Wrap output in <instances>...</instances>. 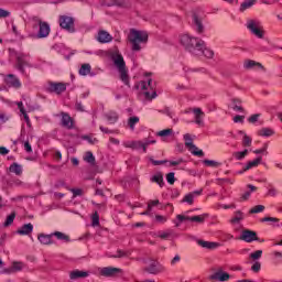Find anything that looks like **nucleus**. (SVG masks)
<instances>
[{
    "label": "nucleus",
    "mask_w": 282,
    "mask_h": 282,
    "mask_svg": "<svg viewBox=\"0 0 282 282\" xmlns=\"http://www.w3.org/2000/svg\"><path fill=\"white\" fill-rule=\"evenodd\" d=\"M128 41L131 44L132 52H140L142 45L149 42V33H147V31L131 29L128 34Z\"/></svg>",
    "instance_id": "1"
},
{
    "label": "nucleus",
    "mask_w": 282,
    "mask_h": 282,
    "mask_svg": "<svg viewBox=\"0 0 282 282\" xmlns=\"http://www.w3.org/2000/svg\"><path fill=\"white\" fill-rule=\"evenodd\" d=\"M180 43L189 52V54H202L200 47L204 45V40L199 37H193L189 34H182L180 36Z\"/></svg>",
    "instance_id": "2"
},
{
    "label": "nucleus",
    "mask_w": 282,
    "mask_h": 282,
    "mask_svg": "<svg viewBox=\"0 0 282 282\" xmlns=\"http://www.w3.org/2000/svg\"><path fill=\"white\" fill-rule=\"evenodd\" d=\"M115 66L117 67L122 83L129 85V75L127 74V64L124 63V57L119 51H113L111 54Z\"/></svg>",
    "instance_id": "3"
},
{
    "label": "nucleus",
    "mask_w": 282,
    "mask_h": 282,
    "mask_svg": "<svg viewBox=\"0 0 282 282\" xmlns=\"http://www.w3.org/2000/svg\"><path fill=\"white\" fill-rule=\"evenodd\" d=\"M142 263L144 264L143 272L148 274L158 275L166 272V267L153 258H143Z\"/></svg>",
    "instance_id": "4"
},
{
    "label": "nucleus",
    "mask_w": 282,
    "mask_h": 282,
    "mask_svg": "<svg viewBox=\"0 0 282 282\" xmlns=\"http://www.w3.org/2000/svg\"><path fill=\"white\" fill-rule=\"evenodd\" d=\"M9 52L10 56L15 58L17 69H19L21 74L25 75V67H32L30 64V55L23 52L14 51L12 48H10Z\"/></svg>",
    "instance_id": "5"
},
{
    "label": "nucleus",
    "mask_w": 282,
    "mask_h": 282,
    "mask_svg": "<svg viewBox=\"0 0 282 282\" xmlns=\"http://www.w3.org/2000/svg\"><path fill=\"white\" fill-rule=\"evenodd\" d=\"M137 89L143 91L147 100H153V98H158V93L153 90V80L147 77L145 80H141L137 84Z\"/></svg>",
    "instance_id": "6"
},
{
    "label": "nucleus",
    "mask_w": 282,
    "mask_h": 282,
    "mask_svg": "<svg viewBox=\"0 0 282 282\" xmlns=\"http://www.w3.org/2000/svg\"><path fill=\"white\" fill-rule=\"evenodd\" d=\"M246 28L253 34V36H257V39H263V25L261 24V21L249 19L247 20Z\"/></svg>",
    "instance_id": "7"
},
{
    "label": "nucleus",
    "mask_w": 282,
    "mask_h": 282,
    "mask_svg": "<svg viewBox=\"0 0 282 282\" xmlns=\"http://www.w3.org/2000/svg\"><path fill=\"white\" fill-rule=\"evenodd\" d=\"M32 21L35 23L34 28H36V25L40 28L37 39H47L51 32L50 24L47 22H43L39 17H33Z\"/></svg>",
    "instance_id": "8"
},
{
    "label": "nucleus",
    "mask_w": 282,
    "mask_h": 282,
    "mask_svg": "<svg viewBox=\"0 0 282 282\" xmlns=\"http://www.w3.org/2000/svg\"><path fill=\"white\" fill-rule=\"evenodd\" d=\"M98 274L106 278L120 276V274H122V269L116 267H104L98 269Z\"/></svg>",
    "instance_id": "9"
},
{
    "label": "nucleus",
    "mask_w": 282,
    "mask_h": 282,
    "mask_svg": "<svg viewBox=\"0 0 282 282\" xmlns=\"http://www.w3.org/2000/svg\"><path fill=\"white\" fill-rule=\"evenodd\" d=\"M44 89L48 94H63V91L67 89V86H65L63 83L48 82L44 85Z\"/></svg>",
    "instance_id": "10"
},
{
    "label": "nucleus",
    "mask_w": 282,
    "mask_h": 282,
    "mask_svg": "<svg viewBox=\"0 0 282 282\" xmlns=\"http://www.w3.org/2000/svg\"><path fill=\"white\" fill-rule=\"evenodd\" d=\"M192 21L195 32H197V34H204V18L197 13H194Z\"/></svg>",
    "instance_id": "11"
},
{
    "label": "nucleus",
    "mask_w": 282,
    "mask_h": 282,
    "mask_svg": "<svg viewBox=\"0 0 282 282\" xmlns=\"http://www.w3.org/2000/svg\"><path fill=\"white\" fill-rule=\"evenodd\" d=\"M59 25L63 28V30H66V32L74 33V19L67 15H62L59 18Z\"/></svg>",
    "instance_id": "12"
},
{
    "label": "nucleus",
    "mask_w": 282,
    "mask_h": 282,
    "mask_svg": "<svg viewBox=\"0 0 282 282\" xmlns=\"http://www.w3.org/2000/svg\"><path fill=\"white\" fill-rule=\"evenodd\" d=\"M212 281H220L226 282L230 280V274L228 272H224V268L219 267L214 274L209 276Z\"/></svg>",
    "instance_id": "13"
},
{
    "label": "nucleus",
    "mask_w": 282,
    "mask_h": 282,
    "mask_svg": "<svg viewBox=\"0 0 282 282\" xmlns=\"http://www.w3.org/2000/svg\"><path fill=\"white\" fill-rule=\"evenodd\" d=\"M240 239L241 241H246L247 243H252V241H259V237H257V234L250 229L243 230Z\"/></svg>",
    "instance_id": "14"
},
{
    "label": "nucleus",
    "mask_w": 282,
    "mask_h": 282,
    "mask_svg": "<svg viewBox=\"0 0 282 282\" xmlns=\"http://www.w3.org/2000/svg\"><path fill=\"white\" fill-rule=\"evenodd\" d=\"M192 112L194 113L195 124H197L198 127H204V118L206 113L202 111V108H193Z\"/></svg>",
    "instance_id": "15"
},
{
    "label": "nucleus",
    "mask_w": 282,
    "mask_h": 282,
    "mask_svg": "<svg viewBox=\"0 0 282 282\" xmlns=\"http://www.w3.org/2000/svg\"><path fill=\"white\" fill-rule=\"evenodd\" d=\"M4 80H6L7 85H9L10 87H13L14 89H21V80L18 79L17 76L9 74V75H7Z\"/></svg>",
    "instance_id": "16"
},
{
    "label": "nucleus",
    "mask_w": 282,
    "mask_h": 282,
    "mask_svg": "<svg viewBox=\"0 0 282 282\" xmlns=\"http://www.w3.org/2000/svg\"><path fill=\"white\" fill-rule=\"evenodd\" d=\"M194 56H205V58H213L215 53L210 48H206V43L203 41L200 45V53H194Z\"/></svg>",
    "instance_id": "17"
},
{
    "label": "nucleus",
    "mask_w": 282,
    "mask_h": 282,
    "mask_svg": "<svg viewBox=\"0 0 282 282\" xmlns=\"http://www.w3.org/2000/svg\"><path fill=\"white\" fill-rule=\"evenodd\" d=\"M89 276V272L80 271V270H73L69 273V279L72 281H77V279H87Z\"/></svg>",
    "instance_id": "18"
},
{
    "label": "nucleus",
    "mask_w": 282,
    "mask_h": 282,
    "mask_svg": "<svg viewBox=\"0 0 282 282\" xmlns=\"http://www.w3.org/2000/svg\"><path fill=\"white\" fill-rule=\"evenodd\" d=\"M112 39L113 37L111 36V34H109V32H107V31H99L98 32L97 41L99 43H111Z\"/></svg>",
    "instance_id": "19"
},
{
    "label": "nucleus",
    "mask_w": 282,
    "mask_h": 282,
    "mask_svg": "<svg viewBox=\"0 0 282 282\" xmlns=\"http://www.w3.org/2000/svg\"><path fill=\"white\" fill-rule=\"evenodd\" d=\"M23 270V262H13L8 269H4V274H14V272H21Z\"/></svg>",
    "instance_id": "20"
},
{
    "label": "nucleus",
    "mask_w": 282,
    "mask_h": 282,
    "mask_svg": "<svg viewBox=\"0 0 282 282\" xmlns=\"http://www.w3.org/2000/svg\"><path fill=\"white\" fill-rule=\"evenodd\" d=\"M128 149H134L135 151H140L142 149L143 153H147V149L144 147V141H131L126 144Z\"/></svg>",
    "instance_id": "21"
},
{
    "label": "nucleus",
    "mask_w": 282,
    "mask_h": 282,
    "mask_svg": "<svg viewBox=\"0 0 282 282\" xmlns=\"http://www.w3.org/2000/svg\"><path fill=\"white\" fill-rule=\"evenodd\" d=\"M198 195H202V189L186 194L182 202L192 206L193 202H195V197H198Z\"/></svg>",
    "instance_id": "22"
},
{
    "label": "nucleus",
    "mask_w": 282,
    "mask_h": 282,
    "mask_svg": "<svg viewBox=\"0 0 282 282\" xmlns=\"http://www.w3.org/2000/svg\"><path fill=\"white\" fill-rule=\"evenodd\" d=\"M243 219H246V215L241 210H237L234 213L230 224H232V226H237V224H241Z\"/></svg>",
    "instance_id": "23"
},
{
    "label": "nucleus",
    "mask_w": 282,
    "mask_h": 282,
    "mask_svg": "<svg viewBox=\"0 0 282 282\" xmlns=\"http://www.w3.org/2000/svg\"><path fill=\"white\" fill-rule=\"evenodd\" d=\"M17 105L20 113L23 115L26 127H32V121H30V116H28V111L25 110V107H23V101H18Z\"/></svg>",
    "instance_id": "24"
},
{
    "label": "nucleus",
    "mask_w": 282,
    "mask_h": 282,
    "mask_svg": "<svg viewBox=\"0 0 282 282\" xmlns=\"http://www.w3.org/2000/svg\"><path fill=\"white\" fill-rule=\"evenodd\" d=\"M52 234L51 235H46V234H40L37 236V239L40 241V243H42V246H52V243H54L52 241Z\"/></svg>",
    "instance_id": "25"
},
{
    "label": "nucleus",
    "mask_w": 282,
    "mask_h": 282,
    "mask_svg": "<svg viewBox=\"0 0 282 282\" xmlns=\"http://www.w3.org/2000/svg\"><path fill=\"white\" fill-rule=\"evenodd\" d=\"M62 127H65L66 129H72L74 127V121L72 120V117H69L65 112H62Z\"/></svg>",
    "instance_id": "26"
},
{
    "label": "nucleus",
    "mask_w": 282,
    "mask_h": 282,
    "mask_svg": "<svg viewBox=\"0 0 282 282\" xmlns=\"http://www.w3.org/2000/svg\"><path fill=\"white\" fill-rule=\"evenodd\" d=\"M9 173H13L14 175H18V176L23 175V165L19 163H12L9 166Z\"/></svg>",
    "instance_id": "27"
},
{
    "label": "nucleus",
    "mask_w": 282,
    "mask_h": 282,
    "mask_svg": "<svg viewBox=\"0 0 282 282\" xmlns=\"http://www.w3.org/2000/svg\"><path fill=\"white\" fill-rule=\"evenodd\" d=\"M198 246L202 248H207V250H215V248H219V243L210 242L206 240H197Z\"/></svg>",
    "instance_id": "28"
},
{
    "label": "nucleus",
    "mask_w": 282,
    "mask_h": 282,
    "mask_svg": "<svg viewBox=\"0 0 282 282\" xmlns=\"http://www.w3.org/2000/svg\"><path fill=\"white\" fill-rule=\"evenodd\" d=\"M105 118L108 122V124H116L118 122V112L116 111H109L105 115Z\"/></svg>",
    "instance_id": "29"
},
{
    "label": "nucleus",
    "mask_w": 282,
    "mask_h": 282,
    "mask_svg": "<svg viewBox=\"0 0 282 282\" xmlns=\"http://www.w3.org/2000/svg\"><path fill=\"white\" fill-rule=\"evenodd\" d=\"M32 230H34V225L29 223L18 229V235H31Z\"/></svg>",
    "instance_id": "30"
},
{
    "label": "nucleus",
    "mask_w": 282,
    "mask_h": 282,
    "mask_svg": "<svg viewBox=\"0 0 282 282\" xmlns=\"http://www.w3.org/2000/svg\"><path fill=\"white\" fill-rule=\"evenodd\" d=\"M247 187L249 188V191H247L246 193L242 194L241 199L242 202H246L248 199H250V195H252V193L257 192V186L254 185H247Z\"/></svg>",
    "instance_id": "31"
},
{
    "label": "nucleus",
    "mask_w": 282,
    "mask_h": 282,
    "mask_svg": "<svg viewBox=\"0 0 282 282\" xmlns=\"http://www.w3.org/2000/svg\"><path fill=\"white\" fill-rule=\"evenodd\" d=\"M51 235L52 237H56L58 241H65V243L69 242V236H67L66 234H63L61 231H54Z\"/></svg>",
    "instance_id": "32"
},
{
    "label": "nucleus",
    "mask_w": 282,
    "mask_h": 282,
    "mask_svg": "<svg viewBox=\"0 0 282 282\" xmlns=\"http://www.w3.org/2000/svg\"><path fill=\"white\" fill-rule=\"evenodd\" d=\"M261 160H262V158L259 156V158L254 159L253 161H249L245 167V171H250V169H254V167L259 166V164H261Z\"/></svg>",
    "instance_id": "33"
},
{
    "label": "nucleus",
    "mask_w": 282,
    "mask_h": 282,
    "mask_svg": "<svg viewBox=\"0 0 282 282\" xmlns=\"http://www.w3.org/2000/svg\"><path fill=\"white\" fill-rule=\"evenodd\" d=\"M238 133H239V135H243L242 147H251L252 145V139L250 137H248V134H246V132L240 130Z\"/></svg>",
    "instance_id": "34"
},
{
    "label": "nucleus",
    "mask_w": 282,
    "mask_h": 282,
    "mask_svg": "<svg viewBox=\"0 0 282 282\" xmlns=\"http://www.w3.org/2000/svg\"><path fill=\"white\" fill-rule=\"evenodd\" d=\"M254 3V0H246L240 4V12H246V10H250V8H252Z\"/></svg>",
    "instance_id": "35"
},
{
    "label": "nucleus",
    "mask_w": 282,
    "mask_h": 282,
    "mask_svg": "<svg viewBox=\"0 0 282 282\" xmlns=\"http://www.w3.org/2000/svg\"><path fill=\"white\" fill-rule=\"evenodd\" d=\"M258 134L262 138H270V135H274V130L270 128H262L259 130Z\"/></svg>",
    "instance_id": "36"
},
{
    "label": "nucleus",
    "mask_w": 282,
    "mask_h": 282,
    "mask_svg": "<svg viewBox=\"0 0 282 282\" xmlns=\"http://www.w3.org/2000/svg\"><path fill=\"white\" fill-rule=\"evenodd\" d=\"M243 67L245 69H254V67H261V64L252 59H248L243 63Z\"/></svg>",
    "instance_id": "37"
},
{
    "label": "nucleus",
    "mask_w": 282,
    "mask_h": 282,
    "mask_svg": "<svg viewBox=\"0 0 282 282\" xmlns=\"http://www.w3.org/2000/svg\"><path fill=\"white\" fill-rule=\"evenodd\" d=\"M231 109H234L235 111H239L240 113H243V107H241V101L239 99L232 100Z\"/></svg>",
    "instance_id": "38"
},
{
    "label": "nucleus",
    "mask_w": 282,
    "mask_h": 282,
    "mask_svg": "<svg viewBox=\"0 0 282 282\" xmlns=\"http://www.w3.org/2000/svg\"><path fill=\"white\" fill-rule=\"evenodd\" d=\"M184 140L187 149H196L195 144H193V137L189 133L184 134Z\"/></svg>",
    "instance_id": "39"
},
{
    "label": "nucleus",
    "mask_w": 282,
    "mask_h": 282,
    "mask_svg": "<svg viewBox=\"0 0 282 282\" xmlns=\"http://www.w3.org/2000/svg\"><path fill=\"white\" fill-rule=\"evenodd\" d=\"M91 72V65L89 64H83L79 68V75L80 76H87Z\"/></svg>",
    "instance_id": "40"
},
{
    "label": "nucleus",
    "mask_w": 282,
    "mask_h": 282,
    "mask_svg": "<svg viewBox=\"0 0 282 282\" xmlns=\"http://www.w3.org/2000/svg\"><path fill=\"white\" fill-rule=\"evenodd\" d=\"M206 217H208V214H203L199 216H192V217H189V221H196V224H204Z\"/></svg>",
    "instance_id": "41"
},
{
    "label": "nucleus",
    "mask_w": 282,
    "mask_h": 282,
    "mask_svg": "<svg viewBox=\"0 0 282 282\" xmlns=\"http://www.w3.org/2000/svg\"><path fill=\"white\" fill-rule=\"evenodd\" d=\"M203 162L205 166H210L212 169H219V166H221L220 162L213 160H204Z\"/></svg>",
    "instance_id": "42"
},
{
    "label": "nucleus",
    "mask_w": 282,
    "mask_h": 282,
    "mask_svg": "<svg viewBox=\"0 0 282 282\" xmlns=\"http://www.w3.org/2000/svg\"><path fill=\"white\" fill-rule=\"evenodd\" d=\"M152 182H155L159 186H164V176H162V173H156L152 177Z\"/></svg>",
    "instance_id": "43"
},
{
    "label": "nucleus",
    "mask_w": 282,
    "mask_h": 282,
    "mask_svg": "<svg viewBox=\"0 0 282 282\" xmlns=\"http://www.w3.org/2000/svg\"><path fill=\"white\" fill-rule=\"evenodd\" d=\"M15 217H17V214L14 212L11 215H9L3 224L4 228L12 226V224H14Z\"/></svg>",
    "instance_id": "44"
},
{
    "label": "nucleus",
    "mask_w": 282,
    "mask_h": 282,
    "mask_svg": "<svg viewBox=\"0 0 282 282\" xmlns=\"http://www.w3.org/2000/svg\"><path fill=\"white\" fill-rule=\"evenodd\" d=\"M262 256H263V250H257L250 253L249 259H251L252 261H259V259H261Z\"/></svg>",
    "instance_id": "45"
},
{
    "label": "nucleus",
    "mask_w": 282,
    "mask_h": 282,
    "mask_svg": "<svg viewBox=\"0 0 282 282\" xmlns=\"http://www.w3.org/2000/svg\"><path fill=\"white\" fill-rule=\"evenodd\" d=\"M85 162H87L88 164H95L96 162V156H94V153L91 152H86L85 156H84Z\"/></svg>",
    "instance_id": "46"
},
{
    "label": "nucleus",
    "mask_w": 282,
    "mask_h": 282,
    "mask_svg": "<svg viewBox=\"0 0 282 282\" xmlns=\"http://www.w3.org/2000/svg\"><path fill=\"white\" fill-rule=\"evenodd\" d=\"M138 122H140V118L139 117H130L128 120V124L130 127V129L133 131V129H135V126L138 124Z\"/></svg>",
    "instance_id": "47"
},
{
    "label": "nucleus",
    "mask_w": 282,
    "mask_h": 282,
    "mask_svg": "<svg viewBox=\"0 0 282 282\" xmlns=\"http://www.w3.org/2000/svg\"><path fill=\"white\" fill-rule=\"evenodd\" d=\"M265 210V206L263 205H257L254 206L253 208H251L249 210L250 215H254V214H258V213H263Z\"/></svg>",
    "instance_id": "48"
},
{
    "label": "nucleus",
    "mask_w": 282,
    "mask_h": 282,
    "mask_svg": "<svg viewBox=\"0 0 282 282\" xmlns=\"http://www.w3.org/2000/svg\"><path fill=\"white\" fill-rule=\"evenodd\" d=\"M188 149L193 155H196L197 158H204V151L199 150V148H197L196 145L195 148H188Z\"/></svg>",
    "instance_id": "49"
},
{
    "label": "nucleus",
    "mask_w": 282,
    "mask_h": 282,
    "mask_svg": "<svg viewBox=\"0 0 282 282\" xmlns=\"http://www.w3.org/2000/svg\"><path fill=\"white\" fill-rule=\"evenodd\" d=\"M91 221H93L94 228H96V226H100V216H98V212H95L93 214Z\"/></svg>",
    "instance_id": "50"
},
{
    "label": "nucleus",
    "mask_w": 282,
    "mask_h": 282,
    "mask_svg": "<svg viewBox=\"0 0 282 282\" xmlns=\"http://www.w3.org/2000/svg\"><path fill=\"white\" fill-rule=\"evenodd\" d=\"M171 133H173V129H165L159 131L156 135H159L160 138H167V135H171Z\"/></svg>",
    "instance_id": "51"
},
{
    "label": "nucleus",
    "mask_w": 282,
    "mask_h": 282,
    "mask_svg": "<svg viewBox=\"0 0 282 282\" xmlns=\"http://www.w3.org/2000/svg\"><path fill=\"white\" fill-rule=\"evenodd\" d=\"M249 151L245 150L241 152H235L234 156L236 158V160H243V158H246V155H248Z\"/></svg>",
    "instance_id": "52"
},
{
    "label": "nucleus",
    "mask_w": 282,
    "mask_h": 282,
    "mask_svg": "<svg viewBox=\"0 0 282 282\" xmlns=\"http://www.w3.org/2000/svg\"><path fill=\"white\" fill-rule=\"evenodd\" d=\"M251 270H252V272H256V273L260 272L261 271V262L254 261L251 267Z\"/></svg>",
    "instance_id": "53"
},
{
    "label": "nucleus",
    "mask_w": 282,
    "mask_h": 282,
    "mask_svg": "<svg viewBox=\"0 0 282 282\" xmlns=\"http://www.w3.org/2000/svg\"><path fill=\"white\" fill-rule=\"evenodd\" d=\"M253 153H256V155H260L261 153H268V143H264L261 149L254 150Z\"/></svg>",
    "instance_id": "54"
},
{
    "label": "nucleus",
    "mask_w": 282,
    "mask_h": 282,
    "mask_svg": "<svg viewBox=\"0 0 282 282\" xmlns=\"http://www.w3.org/2000/svg\"><path fill=\"white\" fill-rule=\"evenodd\" d=\"M166 180H167V183H169V184H175V173L170 172V173L166 175Z\"/></svg>",
    "instance_id": "55"
},
{
    "label": "nucleus",
    "mask_w": 282,
    "mask_h": 282,
    "mask_svg": "<svg viewBox=\"0 0 282 282\" xmlns=\"http://www.w3.org/2000/svg\"><path fill=\"white\" fill-rule=\"evenodd\" d=\"M259 118H261V113H256L252 115L251 117H249V122H251V124H254V122H257L259 120Z\"/></svg>",
    "instance_id": "56"
},
{
    "label": "nucleus",
    "mask_w": 282,
    "mask_h": 282,
    "mask_svg": "<svg viewBox=\"0 0 282 282\" xmlns=\"http://www.w3.org/2000/svg\"><path fill=\"white\" fill-rule=\"evenodd\" d=\"M177 221L183 223V221H191V217L186 215H177L176 216Z\"/></svg>",
    "instance_id": "57"
},
{
    "label": "nucleus",
    "mask_w": 282,
    "mask_h": 282,
    "mask_svg": "<svg viewBox=\"0 0 282 282\" xmlns=\"http://www.w3.org/2000/svg\"><path fill=\"white\" fill-rule=\"evenodd\" d=\"M155 219H156L158 224H166V221H167L166 216H162V215H156Z\"/></svg>",
    "instance_id": "58"
},
{
    "label": "nucleus",
    "mask_w": 282,
    "mask_h": 282,
    "mask_svg": "<svg viewBox=\"0 0 282 282\" xmlns=\"http://www.w3.org/2000/svg\"><path fill=\"white\" fill-rule=\"evenodd\" d=\"M8 17H10V11L0 9V19H8Z\"/></svg>",
    "instance_id": "59"
},
{
    "label": "nucleus",
    "mask_w": 282,
    "mask_h": 282,
    "mask_svg": "<svg viewBox=\"0 0 282 282\" xmlns=\"http://www.w3.org/2000/svg\"><path fill=\"white\" fill-rule=\"evenodd\" d=\"M158 237H160V239H169V237H171V232L159 231Z\"/></svg>",
    "instance_id": "60"
},
{
    "label": "nucleus",
    "mask_w": 282,
    "mask_h": 282,
    "mask_svg": "<svg viewBox=\"0 0 282 282\" xmlns=\"http://www.w3.org/2000/svg\"><path fill=\"white\" fill-rule=\"evenodd\" d=\"M261 221H270L271 224H279V218L264 217V218L261 219Z\"/></svg>",
    "instance_id": "61"
},
{
    "label": "nucleus",
    "mask_w": 282,
    "mask_h": 282,
    "mask_svg": "<svg viewBox=\"0 0 282 282\" xmlns=\"http://www.w3.org/2000/svg\"><path fill=\"white\" fill-rule=\"evenodd\" d=\"M278 193H279V192H278L276 188H274V187H270L269 191H268V195H269L270 197H276Z\"/></svg>",
    "instance_id": "62"
},
{
    "label": "nucleus",
    "mask_w": 282,
    "mask_h": 282,
    "mask_svg": "<svg viewBox=\"0 0 282 282\" xmlns=\"http://www.w3.org/2000/svg\"><path fill=\"white\" fill-rule=\"evenodd\" d=\"M246 117L241 116V115H237L236 117H234V122L238 123H243Z\"/></svg>",
    "instance_id": "63"
},
{
    "label": "nucleus",
    "mask_w": 282,
    "mask_h": 282,
    "mask_svg": "<svg viewBox=\"0 0 282 282\" xmlns=\"http://www.w3.org/2000/svg\"><path fill=\"white\" fill-rule=\"evenodd\" d=\"M274 257L278 259V263H282V253L280 251H275Z\"/></svg>",
    "instance_id": "64"
}]
</instances>
